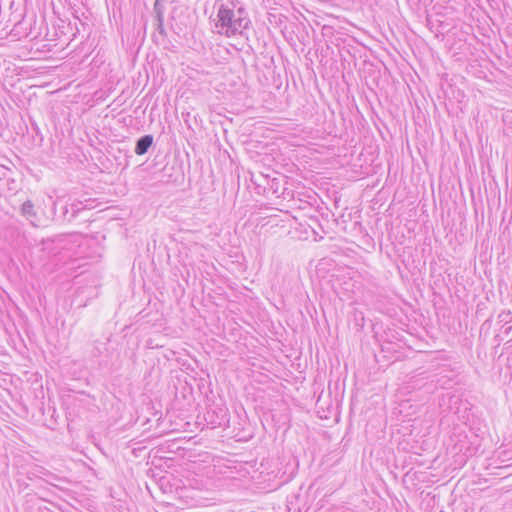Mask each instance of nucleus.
Segmentation results:
<instances>
[{"label": "nucleus", "mask_w": 512, "mask_h": 512, "mask_svg": "<svg viewBox=\"0 0 512 512\" xmlns=\"http://www.w3.org/2000/svg\"><path fill=\"white\" fill-rule=\"evenodd\" d=\"M313 486L314 483H311L305 490V495H302L300 492L304 489V485L301 484L299 486V492L297 494H293L291 499L288 500V509L290 510L292 505H297V508H295L294 512H301L300 506L303 505L305 507L308 505L309 492L312 490Z\"/></svg>", "instance_id": "obj_3"}, {"label": "nucleus", "mask_w": 512, "mask_h": 512, "mask_svg": "<svg viewBox=\"0 0 512 512\" xmlns=\"http://www.w3.org/2000/svg\"><path fill=\"white\" fill-rule=\"evenodd\" d=\"M21 212L27 219L31 220L36 217L34 204L30 200H27L22 204Z\"/></svg>", "instance_id": "obj_8"}, {"label": "nucleus", "mask_w": 512, "mask_h": 512, "mask_svg": "<svg viewBox=\"0 0 512 512\" xmlns=\"http://www.w3.org/2000/svg\"><path fill=\"white\" fill-rule=\"evenodd\" d=\"M498 320L503 323L505 327V333L508 334L512 329V315L510 311H503L498 315Z\"/></svg>", "instance_id": "obj_6"}, {"label": "nucleus", "mask_w": 512, "mask_h": 512, "mask_svg": "<svg viewBox=\"0 0 512 512\" xmlns=\"http://www.w3.org/2000/svg\"><path fill=\"white\" fill-rule=\"evenodd\" d=\"M250 23L244 8L239 7L235 10V5L231 3L221 4L217 11V22L215 24L219 33H224L230 37L237 33H242Z\"/></svg>", "instance_id": "obj_1"}, {"label": "nucleus", "mask_w": 512, "mask_h": 512, "mask_svg": "<svg viewBox=\"0 0 512 512\" xmlns=\"http://www.w3.org/2000/svg\"><path fill=\"white\" fill-rule=\"evenodd\" d=\"M70 235L59 234L51 238L42 240V250L49 254H57L61 250L66 249L69 243Z\"/></svg>", "instance_id": "obj_2"}, {"label": "nucleus", "mask_w": 512, "mask_h": 512, "mask_svg": "<svg viewBox=\"0 0 512 512\" xmlns=\"http://www.w3.org/2000/svg\"><path fill=\"white\" fill-rule=\"evenodd\" d=\"M71 209H72V216H73V217H76V214H77V212L80 210V208H78V207H77V205L72 204V205H71Z\"/></svg>", "instance_id": "obj_12"}, {"label": "nucleus", "mask_w": 512, "mask_h": 512, "mask_svg": "<svg viewBox=\"0 0 512 512\" xmlns=\"http://www.w3.org/2000/svg\"><path fill=\"white\" fill-rule=\"evenodd\" d=\"M153 140L154 139L151 134H146L140 137L135 144V153L139 156L146 154L149 148L152 146Z\"/></svg>", "instance_id": "obj_5"}, {"label": "nucleus", "mask_w": 512, "mask_h": 512, "mask_svg": "<svg viewBox=\"0 0 512 512\" xmlns=\"http://www.w3.org/2000/svg\"><path fill=\"white\" fill-rule=\"evenodd\" d=\"M509 476H510V474H509V475L501 476V477L499 478V480H505V479H506L507 477H509Z\"/></svg>", "instance_id": "obj_13"}, {"label": "nucleus", "mask_w": 512, "mask_h": 512, "mask_svg": "<svg viewBox=\"0 0 512 512\" xmlns=\"http://www.w3.org/2000/svg\"><path fill=\"white\" fill-rule=\"evenodd\" d=\"M156 30H157L160 34H164V33H165V30H164V21L157 22V24H156Z\"/></svg>", "instance_id": "obj_11"}, {"label": "nucleus", "mask_w": 512, "mask_h": 512, "mask_svg": "<svg viewBox=\"0 0 512 512\" xmlns=\"http://www.w3.org/2000/svg\"><path fill=\"white\" fill-rule=\"evenodd\" d=\"M145 489L149 492L152 498L158 499L162 502H166V499H161L160 485L155 486L150 482H143Z\"/></svg>", "instance_id": "obj_7"}, {"label": "nucleus", "mask_w": 512, "mask_h": 512, "mask_svg": "<svg viewBox=\"0 0 512 512\" xmlns=\"http://www.w3.org/2000/svg\"><path fill=\"white\" fill-rule=\"evenodd\" d=\"M505 454L506 452L505 451H502V457L505 458Z\"/></svg>", "instance_id": "obj_14"}, {"label": "nucleus", "mask_w": 512, "mask_h": 512, "mask_svg": "<svg viewBox=\"0 0 512 512\" xmlns=\"http://www.w3.org/2000/svg\"><path fill=\"white\" fill-rule=\"evenodd\" d=\"M278 487L279 486L277 485V486L271 487L269 490H266L265 487H260L259 485H249V486H246L244 489L246 491L250 492L252 495H256V494L265 493L270 490H275Z\"/></svg>", "instance_id": "obj_9"}, {"label": "nucleus", "mask_w": 512, "mask_h": 512, "mask_svg": "<svg viewBox=\"0 0 512 512\" xmlns=\"http://www.w3.org/2000/svg\"><path fill=\"white\" fill-rule=\"evenodd\" d=\"M151 484H154L155 486L160 485V494L161 497H167V500L169 499V496L175 495L178 498L182 497V491L183 487H180L178 485V482H150Z\"/></svg>", "instance_id": "obj_4"}, {"label": "nucleus", "mask_w": 512, "mask_h": 512, "mask_svg": "<svg viewBox=\"0 0 512 512\" xmlns=\"http://www.w3.org/2000/svg\"><path fill=\"white\" fill-rule=\"evenodd\" d=\"M154 12L156 14L157 22L164 21V8L158 1L154 4Z\"/></svg>", "instance_id": "obj_10"}]
</instances>
